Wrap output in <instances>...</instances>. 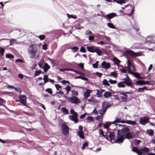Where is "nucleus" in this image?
<instances>
[{
    "instance_id": "a878e982",
    "label": "nucleus",
    "mask_w": 155,
    "mask_h": 155,
    "mask_svg": "<svg viewBox=\"0 0 155 155\" xmlns=\"http://www.w3.org/2000/svg\"><path fill=\"white\" fill-rule=\"evenodd\" d=\"M96 50H95V52H96L97 54L101 56L102 55V52L101 50L99 49L97 47H96Z\"/></svg>"
},
{
    "instance_id": "4c0bfd02",
    "label": "nucleus",
    "mask_w": 155,
    "mask_h": 155,
    "mask_svg": "<svg viewBox=\"0 0 155 155\" xmlns=\"http://www.w3.org/2000/svg\"><path fill=\"white\" fill-rule=\"evenodd\" d=\"M103 83L104 85H105L108 86H109L110 85V84L109 83L108 81L107 80L105 79H104L103 80Z\"/></svg>"
},
{
    "instance_id": "13d9d810",
    "label": "nucleus",
    "mask_w": 155,
    "mask_h": 155,
    "mask_svg": "<svg viewBox=\"0 0 155 155\" xmlns=\"http://www.w3.org/2000/svg\"><path fill=\"white\" fill-rule=\"evenodd\" d=\"M38 37L41 40H43L45 38V37L44 35H41Z\"/></svg>"
},
{
    "instance_id": "49530a36",
    "label": "nucleus",
    "mask_w": 155,
    "mask_h": 155,
    "mask_svg": "<svg viewBox=\"0 0 155 155\" xmlns=\"http://www.w3.org/2000/svg\"><path fill=\"white\" fill-rule=\"evenodd\" d=\"M88 146V144L87 143H84L82 147V150H83L84 149V148H85V147H87Z\"/></svg>"
},
{
    "instance_id": "3c124183",
    "label": "nucleus",
    "mask_w": 155,
    "mask_h": 155,
    "mask_svg": "<svg viewBox=\"0 0 155 155\" xmlns=\"http://www.w3.org/2000/svg\"><path fill=\"white\" fill-rule=\"evenodd\" d=\"M98 61H96V63H94L92 64V65L94 68H97V67H98L97 65H98Z\"/></svg>"
},
{
    "instance_id": "c9c22d12",
    "label": "nucleus",
    "mask_w": 155,
    "mask_h": 155,
    "mask_svg": "<svg viewBox=\"0 0 155 155\" xmlns=\"http://www.w3.org/2000/svg\"><path fill=\"white\" fill-rule=\"evenodd\" d=\"M87 122H90L93 121L94 119L92 117L89 116L87 118Z\"/></svg>"
},
{
    "instance_id": "4468645a",
    "label": "nucleus",
    "mask_w": 155,
    "mask_h": 155,
    "mask_svg": "<svg viewBox=\"0 0 155 155\" xmlns=\"http://www.w3.org/2000/svg\"><path fill=\"white\" fill-rule=\"evenodd\" d=\"M117 16V15L114 13H111L108 14L105 16L106 18L107 19H109L112 18Z\"/></svg>"
},
{
    "instance_id": "79ce46f5",
    "label": "nucleus",
    "mask_w": 155,
    "mask_h": 155,
    "mask_svg": "<svg viewBox=\"0 0 155 155\" xmlns=\"http://www.w3.org/2000/svg\"><path fill=\"white\" fill-rule=\"evenodd\" d=\"M46 91L51 94H52V91L51 88H48L46 89Z\"/></svg>"
},
{
    "instance_id": "393cba45",
    "label": "nucleus",
    "mask_w": 155,
    "mask_h": 155,
    "mask_svg": "<svg viewBox=\"0 0 155 155\" xmlns=\"http://www.w3.org/2000/svg\"><path fill=\"white\" fill-rule=\"evenodd\" d=\"M111 124H112L111 122H107L106 123L104 124L103 127L105 128L108 129L109 128Z\"/></svg>"
},
{
    "instance_id": "412c9836",
    "label": "nucleus",
    "mask_w": 155,
    "mask_h": 155,
    "mask_svg": "<svg viewBox=\"0 0 155 155\" xmlns=\"http://www.w3.org/2000/svg\"><path fill=\"white\" fill-rule=\"evenodd\" d=\"M124 84H125V83L124 81H122L121 82H119L117 84V86L119 87H125V85Z\"/></svg>"
},
{
    "instance_id": "ddd939ff",
    "label": "nucleus",
    "mask_w": 155,
    "mask_h": 155,
    "mask_svg": "<svg viewBox=\"0 0 155 155\" xmlns=\"http://www.w3.org/2000/svg\"><path fill=\"white\" fill-rule=\"evenodd\" d=\"M97 47L94 46H88L87 47V49L88 51L90 52L94 53L95 52Z\"/></svg>"
},
{
    "instance_id": "f8f14e48",
    "label": "nucleus",
    "mask_w": 155,
    "mask_h": 155,
    "mask_svg": "<svg viewBox=\"0 0 155 155\" xmlns=\"http://www.w3.org/2000/svg\"><path fill=\"white\" fill-rule=\"evenodd\" d=\"M101 66L104 69H107L110 67V64L107 63L105 61H104L101 64Z\"/></svg>"
},
{
    "instance_id": "680f3d73",
    "label": "nucleus",
    "mask_w": 155,
    "mask_h": 155,
    "mask_svg": "<svg viewBox=\"0 0 155 155\" xmlns=\"http://www.w3.org/2000/svg\"><path fill=\"white\" fill-rule=\"evenodd\" d=\"M120 94L121 95H123L125 97V99H126L127 97V95L126 93H125L124 92H121L120 93Z\"/></svg>"
},
{
    "instance_id": "f3484780",
    "label": "nucleus",
    "mask_w": 155,
    "mask_h": 155,
    "mask_svg": "<svg viewBox=\"0 0 155 155\" xmlns=\"http://www.w3.org/2000/svg\"><path fill=\"white\" fill-rule=\"evenodd\" d=\"M133 136L134 135L133 134L130 133L129 132L127 134H126L125 137L128 139H130L132 138Z\"/></svg>"
},
{
    "instance_id": "7c9ffc66",
    "label": "nucleus",
    "mask_w": 155,
    "mask_h": 155,
    "mask_svg": "<svg viewBox=\"0 0 155 155\" xmlns=\"http://www.w3.org/2000/svg\"><path fill=\"white\" fill-rule=\"evenodd\" d=\"M71 93L73 96H77L78 95V92L74 90H71Z\"/></svg>"
},
{
    "instance_id": "ea45409f",
    "label": "nucleus",
    "mask_w": 155,
    "mask_h": 155,
    "mask_svg": "<svg viewBox=\"0 0 155 155\" xmlns=\"http://www.w3.org/2000/svg\"><path fill=\"white\" fill-rule=\"evenodd\" d=\"M55 86L57 89L58 90L60 91L62 88L61 86L58 84H56L55 85Z\"/></svg>"
},
{
    "instance_id": "a18cd8bd",
    "label": "nucleus",
    "mask_w": 155,
    "mask_h": 155,
    "mask_svg": "<svg viewBox=\"0 0 155 155\" xmlns=\"http://www.w3.org/2000/svg\"><path fill=\"white\" fill-rule=\"evenodd\" d=\"M109 81L111 84H114L117 83V81L116 80H113L110 79H109Z\"/></svg>"
},
{
    "instance_id": "1a4fd4ad",
    "label": "nucleus",
    "mask_w": 155,
    "mask_h": 155,
    "mask_svg": "<svg viewBox=\"0 0 155 155\" xmlns=\"http://www.w3.org/2000/svg\"><path fill=\"white\" fill-rule=\"evenodd\" d=\"M92 91L88 89H86L84 92V97L85 99L87 98L90 95V94L92 93Z\"/></svg>"
},
{
    "instance_id": "473e14b6",
    "label": "nucleus",
    "mask_w": 155,
    "mask_h": 155,
    "mask_svg": "<svg viewBox=\"0 0 155 155\" xmlns=\"http://www.w3.org/2000/svg\"><path fill=\"white\" fill-rule=\"evenodd\" d=\"M149 149L146 147H144L141 149L140 150L143 151L145 152H148L149 151Z\"/></svg>"
},
{
    "instance_id": "a211bd4d",
    "label": "nucleus",
    "mask_w": 155,
    "mask_h": 155,
    "mask_svg": "<svg viewBox=\"0 0 155 155\" xmlns=\"http://www.w3.org/2000/svg\"><path fill=\"white\" fill-rule=\"evenodd\" d=\"M110 104L108 102H104L102 103V106L103 108L107 109L110 106Z\"/></svg>"
},
{
    "instance_id": "39448f33",
    "label": "nucleus",
    "mask_w": 155,
    "mask_h": 155,
    "mask_svg": "<svg viewBox=\"0 0 155 155\" xmlns=\"http://www.w3.org/2000/svg\"><path fill=\"white\" fill-rule=\"evenodd\" d=\"M125 76L126 77L124 79V81L125 84L129 86H132L133 83L132 80L129 77L127 74H126Z\"/></svg>"
},
{
    "instance_id": "cd10ccee",
    "label": "nucleus",
    "mask_w": 155,
    "mask_h": 155,
    "mask_svg": "<svg viewBox=\"0 0 155 155\" xmlns=\"http://www.w3.org/2000/svg\"><path fill=\"white\" fill-rule=\"evenodd\" d=\"M75 79L80 78L85 81H88V79L85 77L81 76H78L75 77Z\"/></svg>"
},
{
    "instance_id": "bf43d9fd",
    "label": "nucleus",
    "mask_w": 155,
    "mask_h": 155,
    "mask_svg": "<svg viewBox=\"0 0 155 155\" xmlns=\"http://www.w3.org/2000/svg\"><path fill=\"white\" fill-rule=\"evenodd\" d=\"M17 41L16 39H12L10 40V44L11 45H12L14 42L16 41Z\"/></svg>"
},
{
    "instance_id": "f704fd0d",
    "label": "nucleus",
    "mask_w": 155,
    "mask_h": 155,
    "mask_svg": "<svg viewBox=\"0 0 155 155\" xmlns=\"http://www.w3.org/2000/svg\"><path fill=\"white\" fill-rule=\"evenodd\" d=\"M121 122V120L120 119V118H117L115 120V121L112 122H111L112 123V124H116V123H120V122Z\"/></svg>"
},
{
    "instance_id": "774afa93",
    "label": "nucleus",
    "mask_w": 155,
    "mask_h": 155,
    "mask_svg": "<svg viewBox=\"0 0 155 155\" xmlns=\"http://www.w3.org/2000/svg\"><path fill=\"white\" fill-rule=\"evenodd\" d=\"M94 39V37L93 36H90L89 37V40L90 41H92Z\"/></svg>"
},
{
    "instance_id": "f03ea898",
    "label": "nucleus",
    "mask_w": 155,
    "mask_h": 155,
    "mask_svg": "<svg viewBox=\"0 0 155 155\" xmlns=\"http://www.w3.org/2000/svg\"><path fill=\"white\" fill-rule=\"evenodd\" d=\"M28 52L30 54L31 58H34L36 55L37 52V46L35 44L30 45L28 48Z\"/></svg>"
},
{
    "instance_id": "2f4dec72",
    "label": "nucleus",
    "mask_w": 155,
    "mask_h": 155,
    "mask_svg": "<svg viewBox=\"0 0 155 155\" xmlns=\"http://www.w3.org/2000/svg\"><path fill=\"white\" fill-rule=\"evenodd\" d=\"M49 79L48 78V76L46 75H45L44 76L43 80L45 83H46L48 81Z\"/></svg>"
},
{
    "instance_id": "5fc2aeb1",
    "label": "nucleus",
    "mask_w": 155,
    "mask_h": 155,
    "mask_svg": "<svg viewBox=\"0 0 155 155\" xmlns=\"http://www.w3.org/2000/svg\"><path fill=\"white\" fill-rule=\"evenodd\" d=\"M14 89H15L16 91L19 92V93H21V90L20 88H16V87H15V88H14Z\"/></svg>"
},
{
    "instance_id": "7ed1b4c3",
    "label": "nucleus",
    "mask_w": 155,
    "mask_h": 155,
    "mask_svg": "<svg viewBox=\"0 0 155 155\" xmlns=\"http://www.w3.org/2000/svg\"><path fill=\"white\" fill-rule=\"evenodd\" d=\"M66 98L67 99L68 101L71 103L78 104L81 103L80 99L76 96Z\"/></svg>"
},
{
    "instance_id": "0e129e2a",
    "label": "nucleus",
    "mask_w": 155,
    "mask_h": 155,
    "mask_svg": "<svg viewBox=\"0 0 155 155\" xmlns=\"http://www.w3.org/2000/svg\"><path fill=\"white\" fill-rule=\"evenodd\" d=\"M134 141L136 144L138 145L139 143H140L141 141L140 140H137V139H135L134 140Z\"/></svg>"
},
{
    "instance_id": "e433bc0d",
    "label": "nucleus",
    "mask_w": 155,
    "mask_h": 155,
    "mask_svg": "<svg viewBox=\"0 0 155 155\" xmlns=\"http://www.w3.org/2000/svg\"><path fill=\"white\" fill-rule=\"evenodd\" d=\"M107 25L110 28L112 29H115V28L114 25L111 23H107Z\"/></svg>"
},
{
    "instance_id": "e2e57ef3",
    "label": "nucleus",
    "mask_w": 155,
    "mask_h": 155,
    "mask_svg": "<svg viewBox=\"0 0 155 155\" xmlns=\"http://www.w3.org/2000/svg\"><path fill=\"white\" fill-rule=\"evenodd\" d=\"M138 150L139 149L137 148L136 147H134L132 149V150L134 152L137 153Z\"/></svg>"
},
{
    "instance_id": "b1692460",
    "label": "nucleus",
    "mask_w": 155,
    "mask_h": 155,
    "mask_svg": "<svg viewBox=\"0 0 155 155\" xmlns=\"http://www.w3.org/2000/svg\"><path fill=\"white\" fill-rule=\"evenodd\" d=\"M109 137L111 140H114L115 139V138L113 133H110Z\"/></svg>"
},
{
    "instance_id": "6e6d98bb",
    "label": "nucleus",
    "mask_w": 155,
    "mask_h": 155,
    "mask_svg": "<svg viewBox=\"0 0 155 155\" xmlns=\"http://www.w3.org/2000/svg\"><path fill=\"white\" fill-rule=\"evenodd\" d=\"M133 75L137 78L139 79L140 78V74L137 73H134Z\"/></svg>"
},
{
    "instance_id": "9d476101",
    "label": "nucleus",
    "mask_w": 155,
    "mask_h": 155,
    "mask_svg": "<svg viewBox=\"0 0 155 155\" xmlns=\"http://www.w3.org/2000/svg\"><path fill=\"white\" fill-rule=\"evenodd\" d=\"M120 123H126L129 124H132L133 125H137V123L134 121H132L131 120H127V121L121 120Z\"/></svg>"
},
{
    "instance_id": "5701e85b",
    "label": "nucleus",
    "mask_w": 155,
    "mask_h": 155,
    "mask_svg": "<svg viewBox=\"0 0 155 155\" xmlns=\"http://www.w3.org/2000/svg\"><path fill=\"white\" fill-rule=\"evenodd\" d=\"M106 108H103L99 111V113L101 115H103L106 111Z\"/></svg>"
},
{
    "instance_id": "72a5a7b5",
    "label": "nucleus",
    "mask_w": 155,
    "mask_h": 155,
    "mask_svg": "<svg viewBox=\"0 0 155 155\" xmlns=\"http://www.w3.org/2000/svg\"><path fill=\"white\" fill-rule=\"evenodd\" d=\"M116 2L120 5H122L123 4H124L125 3V0H117L116 1Z\"/></svg>"
},
{
    "instance_id": "8fccbe9b",
    "label": "nucleus",
    "mask_w": 155,
    "mask_h": 155,
    "mask_svg": "<svg viewBox=\"0 0 155 155\" xmlns=\"http://www.w3.org/2000/svg\"><path fill=\"white\" fill-rule=\"evenodd\" d=\"M80 51L83 53H85L86 51L85 48L82 47L81 48Z\"/></svg>"
},
{
    "instance_id": "9b49d317",
    "label": "nucleus",
    "mask_w": 155,
    "mask_h": 155,
    "mask_svg": "<svg viewBox=\"0 0 155 155\" xmlns=\"http://www.w3.org/2000/svg\"><path fill=\"white\" fill-rule=\"evenodd\" d=\"M69 119L71 120L74 121L75 123L78 122V119L77 115H72V116L69 115Z\"/></svg>"
},
{
    "instance_id": "338daca9",
    "label": "nucleus",
    "mask_w": 155,
    "mask_h": 155,
    "mask_svg": "<svg viewBox=\"0 0 155 155\" xmlns=\"http://www.w3.org/2000/svg\"><path fill=\"white\" fill-rule=\"evenodd\" d=\"M143 89L142 87V88L139 87L138 88V91L139 92H143Z\"/></svg>"
},
{
    "instance_id": "4d7b16f0",
    "label": "nucleus",
    "mask_w": 155,
    "mask_h": 155,
    "mask_svg": "<svg viewBox=\"0 0 155 155\" xmlns=\"http://www.w3.org/2000/svg\"><path fill=\"white\" fill-rule=\"evenodd\" d=\"M113 96L114 97V98L117 101H119V98L117 95H114Z\"/></svg>"
},
{
    "instance_id": "864d4df0",
    "label": "nucleus",
    "mask_w": 155,
    "mask_h": 155,
    "mask_svg": "<svg viewBox=\"0 0 155 155\" xmlns=\"http://www.w3.org/2000/svg\"><path fill=\"white\" fill-rule=\"evenodd\" d=\"M44 68H47V69H49L50 68V66L47 63H45Z\"/></svg>"
},
{
    "instance_id": "09e8293b",
    "label": "nucleus",
    "mask_w": 155,
    "mask_h": 155,
    "mask_svg": "<svg viewBox=\"0 0 155 155\" xmlns=\"http://www.w3.org/2000/svg\"><path fill=\"white\" fill-rule=\"evenodd\" d=\"M71 49L74 50V51H73V52H75L78 51V48L77 47H74L71 48Z\"/></svg>"
},
{
    "instance_id": "c756f323",
    "label": "nucleus",
    "mask_w": 155,
    "mask_h": 155,
    "mask_svg": "<svg viewBox=\"0 0 155 155\" xmlns=\"http://www.w3.org/2000/svg\"><path fill=\"white\" fill-rule=\"evenodd\" d=\"M147 132L148 134L150 136H152L154 134L153 131L151 129L147 130Z\"/></svg>"
},
{
    "instance_id": "aec40b11",
    "label": "nucleus",
    "mask_w": 155,
    "mask_h": 155,
    "mask_svg": "<svg viewBox=\"0 0 155 155\" xmlns=\"http://www.w3.org/2000/svg\"><path fill=\"white\" fill-rule=\"evenodd\" d=\"M61 110L63 113L65 114H68V109L65 107H62L61 108Z\"/></svg>"
},
{
    "instance_id": "f257e3e1",
    "label": "nucleus",
    "mask_w": 155,
    "mask_h": 155,
    "mask_svg": "<svg viewBox=\"0 0 155 155\" xmlns=\"http://www.w3.org/2000/svg\"><path fill=\"white\" fill-rule=\"evenodd\" d=\"M129 131V129L127 127H125L121 131L118 130L117 133V139L115 142L118 143H122L124 140V137L126 134Z\"/></svg>"
},
{
    "instance_id": "a19ab883",
    "label": "nucleus",
    "mask_w": 155,
    "mask_h": 155,
    "mask_svg": "<svg viewBox=\"0 0 155 155\" xmlns=\"http://www.w3.org/2000/svg\"><path fill=\"white\" fill-rule=\"evenodd\" d=\"M71 89V87L69 86H68L66 87L65 90L67 91V94H68L69 92L70 91Z\"/></svg>"
},
{
    "instance_id": "603ef678",
    "label": "nucleus",
    "mask_w": 155,
    "mask_h": 155,
    "mask_svg": "<svg viewBox=\"0 0 155 155\" xmlns=\"http://www.w3.org/2000/svg\"><path fill=\"white\" fill-rule=\"evenodd\" d=\"M42 49L46 50L47 49V45L46 44H44L42 45Z\"/></svg>"
},
{
    "instance_id": "2eb2a0df",
    "label": "nucleus",
    "mask_w": 155,
    "mask_h": 155,
    "mask_svg": "<svg viewBox=\"0 0 155 155\" xmlns=\"http://www.w3.org/2000/svg\"><path fill=\"white\" fill-rule=\"evenodd\" d=\"M97 95L98 97H101L102 96V94L103 92L105 91V90L104 89H101L100 90H97Z\"/></svg>"
},
{
    "instance_id": "c85d7f7f",
    "label": "nucleus",
    "mask_w": 155,
    "mask_h": 155,
    "mask_svg": "<svg viewBox=\"0 0 155 155\" xmlns=\"http://www.w3.org/2000/svg\"><path fill=\"white\" fill-rule=\"evenodd\" d=\"M67 15L68 18H73V19H75L77 18V16L76 15H70L68 13L67 14Z\"/></svg>"
},
{
    "instance_id": "20e7f679",
    "label": "nucleus",
    "mask_w": 155,
    "mask_h": 155,
    "mask_svg": "<svg viewBox=\"0 0 155 155\" xmlns=\"http://www.w3.org/2000/svg\"><path fill=\"white\" fill-rule=\"evenodd\" d=\"M69 128L64 124H63L61 127V131L62 134L64 135H67L69 133Z\"/></svg>"
},
{
    "instance_id": "0eeeda50",
    "label": "nucleus",
    "mask_w": 155,
    "mask_h": 155,
    "mask_svg": "<svg viewBox=\"0 0 155 155\" xmlns=\"http://www.w3.org/2000/svg\"><path fill=\"white\" fill-rule=\"evenodd\" d=\"M126 53L133 57L139 56L141 55V53L140 52L135 53L130 50L127 51Z\"/></svg>"
},
{
    "instance_id": "bb28decb",
    "label": "nucleus",
    "mask_w": 155,
    "mask_h": 155,
    "mask_svg": "<svg viewBox=\"0 0 155 155\" xmlns=\"http://www.w3.org/2000/svg\"><path fill=\"white\" fill-rule=\"evenodd\" d=\"M114 61L115 64H116L118 67H119V63L120 62V61L117 58H114Z\"/></svg>"
},
{
    "instance_id": "69168bd1",
    "label": "nucleus",
    "mask_w": 155,
    "mask_h": 155,
    "mask_svg": "<svg viewBox=\"0 0 155 155\" xmlns=\"http://www.w3.org/2000/svg\"><path fill=\"white\" fill-rule=\"evenodd\" d=\"M62 83L63 84H66V83H69V81H66L64 80H62L61 81Z\"/></svg>"
},
{
    "instance_id": "37998d69",
    "label": "nucleus",
    "mask_w": 155,
    "mask_h": 155,
    "mask_svg": "<svg viewBox=\"0 0 155 155\" xmlns=\"http://www.w3.org/2000/svg\"><path fill=\"white\" fill-rule=\"evenodd\" d=\"M41 71L40 70L39 71H35V76H38L39 74H41Z\"/></svg>"
},
{
    "instance_id": "dca6fc26",
    "label": "nucleus",
    "mask_w": 155,
    "mask_h": 155,
    "mask_svg": "<svg viewBox=\"0 0 155 155\" xmlns=\"http://www.w3.org/2000/svg\"><path fill=\"white\" fill-rule=\"evenodd\" d=\"M104 96L105 98H108L112 96V93L109 91H107L104 93Z\"/></svg>"
},
{
    "instance_id": "c03bdc74",
    "label": "nucleus",
    "mask_w": 155,
    "mask_h": 155,
    "mask_svg": "<svg viewBox=\"0 0 155 155\" xmlns=\"http://www.w3.org/2000/svg\"><path fill=\"white\" fill-rule=\"evenodd\" d=\"M6 57L8 58H14V56L12 54H9L6 55Z\"/></svg>"
},
{
    "instance_id": "58836bf2",
    "label": "nucleus",
    "mask_w": 155,
    "mask_h": 155,
    "mask_svg": "<svg viewBox=\"0 0 155 155\" xmlns=\"http://www.w3.org/2000/svg\"><path fill=\"white\" fill-rule=\"evenodd\" d=\"M127 69H130L131 67H132V66L131 65L130 61L129 60H127Z\"/></svg>"
},
{
    "instance_id": "4be33fe9",
    "label": "nucleus",
    "mask_w": 155,
    "mask_h": 155,
    "mask_svg": "<svg viewBox=\"0 0 155 155\" xmlns=\"http://www.w3.org/2000/svg\"><path fill=\"white\" fill-rule=\"evenodd\" d=\"M144 81L143 80H138L135 82V84L137 85H143L144 83Z\"/></svg>"
},
{
    "instance_id": "052dcab7",
    "label": "nucleus",
    "mask_w": 155,
    "mask_h": 155,
    "mask_svg": "<svg viewBox=\"0 0 155 155\" xmlns=\"http://www.w3.org/2000/svg\"><path fill=\"white\" fill-rule=\"evenodd\" d=\"M70 111H71V114H73V115H78L77 113L76 112H75V111L73 109H71Z\"/></svg>"
},
{
    "instance_id": "423d86ee",
    "label": "nucleus",
    "mask_w": 155,
    "mask_h": 155,
    "mask_svg": "<svg viewBox=\"0 0 155 155\" xmlns=\"http://www.w3.org/2000/svg\"><path fill=\"white\" fill-rule=\"evenodd\" d=\"M19 98L20 100L18 101L20 102L23 104V106H25L26 105V97L24 95H20L19 96Z\"/></svg>"
},
{
    "instance_id": "de8ad7c7",
    "label": "nucleus",
    "mask_w": 155,
    "mask_h": 155,
    "mask_svg": "<svg viewBox=\"0 0 155 155\" xmlns=\"http://www.w3.org/2000/svg\"><path fill=\"white\" fill-rule=\"evenodd\" d=\"M110 75L111 76H113L114 77H115V78H116V77H117V74L115 72H111V73H110Z\"/></svg>"
},
{
    "instance_id": "6ab92c4d",
    "label": "nucleus",
    "mask_w": 155,
    "mask_h": 155,
    "mask_svg": "<svg viewBox=\"0 0 155 155\" xmlns=\"http://www.w3.org/2000/svg\"><path fill=\"white\" fill-rule=\"evenodd\" d=\"M84 133L83 131H78L77 132V135L82 139L84 138Z\"/></svg>"
},
{
    "instance_id": "6e6552de",
    "label": "nucleus",
    "mask_w": 155,
    "mask_h": 155,
    "mask_svg": "<svg viewBox=\"0 0 155 155\" xmlns=\"http://www.w3.org/2000/svg\"><path fill=\"white\" fill-rule=\"evenodd\" d=\"M149 119L147 117H144L141 118L140 120V123L143 125H145L147 123H150L149 122Z\"/></svg>"
}]
</instances>
